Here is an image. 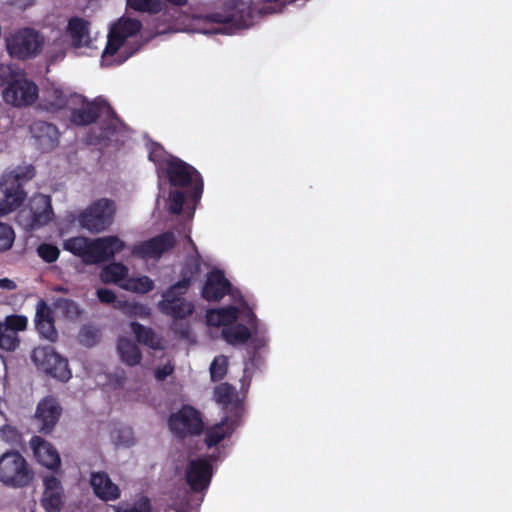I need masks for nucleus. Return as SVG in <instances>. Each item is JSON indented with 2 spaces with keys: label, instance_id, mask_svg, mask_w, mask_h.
<instances>
[{
  "label": "nucleus",
  "instance_id": "9b49d317",
  "mask_svg": "<svg viewBox=\"0 0 512 512\" xmlns=\"http://www.w3.org/2000/svg\"><path fill=\"white\" fill-rule=\"evenodd\" d=\"M31 359L39 370L55 379L68 381L71 378L67 359L56 353L52 347L35 348Z\"/></svg>",
  "mask_w": 512,
  "mask_h": 512
},
{
  "label": "nucleus",
  "instance_id": "c756f323",
  "mask_svg": "<svg viewBox=\"0 0 512 512\" xmlns=\"http://www.w3.org/2000/svg\"><path fill=\"white\" fill-rule=\"evenodd\" d=\"M142 29V22L138 19L122 17L110 29L113 33L118 35L123 41L128 37H132L140 32Z\"/></svg>",
  "mask_w": 512,
  "mask_h": 512
},
{
  "label": "nucleus",
  "instance_id": "680f3d73",
  "mask_svg": "<svg viewBox=\"0 0 512 512\" xmlns=\"http://www.w3.org/2000/svg\"><path fill=\"white\" fill-rule=\"evenodd\" d=\"M58 291L64 292V291H66V289H64V288H59V289H58Z\"/></svg>",
  "mask_w": 512,
  "mask_h": 512
},
{
  "label": "nucleus",
  "instance_id": "20e7f679",
  "mask_svg": "<svg viewBox=\"0 0 512 512\" xmlns=\"http://www.w3.org/2000/svg\"><path fill=\"white\" fill-rule=\"evenodd\" d=\"M165 172L172 186H191V199L194 202H198L201 199L204 188L203 178L193 166L180 158L171 156L165 162Z\"/></svg>",
  "mask_w": 512,
  "mask_h": 512
},
{
  "label": "nucleus",
  "instance_id": "a211bd4d",
  "mask_svg": "<svg viewBox=\"0 0 512 512\" xmlns=\"http://www.w3.org/2000/svg\"><path fill=\"white\" fill-rule=\"evenodd\" d=\"M35 327L42 338L50 342L57 341L58 331L55 327L54 312L43 299L39 300L36 306Z\"/></svg>",
  "mask_w": 512,
  "mask_h": 512
},
{
  "label": "nucleus",
  "instance_id": "e433bc0d",
  "mask_svg": "<svg viewBox=\"0 0 512 512\" xmlns=\"http://www.w3.org/2000/svg\"><path fill=\"white\" fill-rule=\"evenodd\" d=\"M19 343L18 334L2 327V322H0V348L5 351H14L19 346Z\"/></svg>",
  "mask_w": 512,
  "mask_h": 512
},
{
  "label": "nucleus",
  "instance_id": "f03ea898",
  "mask_svg": "<svg viewBox=\"0 0 512 512\" xmlns=\"http://www.w3.org/2000/svg\"><path fill=\"white\" fill-rule=\"evenodd\" d=\"M125 242L117 236H106L90 240L86 237H72L64 241L63 248L78 256L87 265L110 260L125 248Z\"/></svg>",
  "mask_w": 512,
  "mask_h": 512
},
{
  "label": "nucleus",
  "instance_id": "864d4df0",
  "mask_svg": "<svg viewBox=\"0 0 512 512\" xmlns=\"http://www.w3.org/2000/svg\"><path fill=\"white\" fill-rule=\"evenodd\" d=\"M0 434H1L2 438L6 439V440H10V439H13L17 435V432H16L15 428L6 425L0 430Z\"/></svg>",
  "mask_w": 512,
  "mask_h": 512
},
{
  "label": "nucleus",
  "instance_id": "49530a36",
  "mask_svg": "<svg viewBox=\"0 0 512 512\" xmlns=\"http://www.w3.org/2000/svg\"><path fill=\"white\" fill-rule=\"evenodd\" d=\"M18 78L16 75H14L12 69L8 65L0 64V85L7 84L14 79Z\"/></svg>",
  "mask_w": 512,
  "mask_h": 512
},
{
  "label": "nucleus",
  "instance_id": "ddd939ff",
  "mask_svg": "<svg viewBox=\"0 0 512 512\" xmlns=\"http://www.w3.org/2000/svg\"><path fill=\"white\" fill-rule=\"evenodd\" d=\"M176 238L173 232L166 231L131 247L132 255L141 259H160L163 253L173 249Z\"/></svg>",
  "mask_w": 512,
  "mask_h": 512
},
{
  "label": "nucleus",
  "instance_id": "b1692460",
  "mask_svg": "<svg viewBox=\"0 0 512 512\" xmlns=\"http://www.w3.org/2000/svg\"><path fill=\"white\" fill-rule=\"evenodd\" d=\"M238 423L236 420H231L225 417L219 423L210 427L205 436V444L211 448L219 444L222 440L232 435Z\"/></svg>",
  "mask_w": 512,
  "mask_h": 512
},
{
  "label": "nucleus",
  "instance_id": "5fc2aeb1",
  "mask_svg": "<svg viewBox=\"0 0 512 512\" xmlns=\"http://www.w3.org/2000/svg\"><path fill=\"white\" fill-rule=\"evenodd\" d=\"M16 287V283L13 280H10L8 278L0 279V288L6 290H14L16 289Z\"/></svg>",
  "mask_w": 512,
  "mask_h": 512
},
{
  "label": "nucleus",
  "instance_id": "ea45409f",
  "mask_svg": "<svg viewBox=\"0 0 512 512\" xmlns=\"http://www.w3.org/2000/svg\"><path fill=\"white\" fill-rule=\"evenodd\" d=\"M15 240V232L13 228L0 222V253L6 252L11 249Z\"/></svg>",
  "mask_w": 512,
  "mask_h": 512
},
{
  "label": "nucleus",
  "instance_id": "bf43d9fd",
  "mask_svg": "<svg viewBox=\"0 0 512 512\" xmlns=\"http://www.w3.org/2000/svg\"><path fill=\"white\" fill-rule=\"evenodd\" d=\"M180 334L182 337H187L188 334H189V328L188 326H186L185 328H183L181 331H180Z\"/></svg>",
  "mask_w": 512,
  "mask_h": 512
},
{
  "label": "nucleus",
  "instance_id": "58836bf2",
  "mask_svg": "<svg viewBox=\"0 0 512 512\" xmlns=\"http://www.w3.org/2000/svg\"><path fill=\"white\" fill-rule=\"evenodd\" d=\"M55 305L67 318H78L82 313L80 306L71 299L59 298Z\"/></svg>",
  "mask_w": 512,
  "mask_h": 512
},
{
  "label": "nucleus",
  "instance_id": "4468645a",
  "mask_svg": "<svg viewBox=\"0 0 512 512\" xmlns=\"http://www.w3.org/2000/svg\"><path fill=\"white\" fill-rule=\"evenodd\" d=\"M38 97L37 85L24 77L14 79L3 91V99L6 103L15 107L32 105Z\"/></svg>",
  "mask_w": 512,
  "mask_h": 512
},
{
  "label": "nucleus",
  "instance_id": "de8ad7c7",
  "mask_svg": "<svg viewBox=\"0 0 512 512\" xmlns=\"http://www.w3.org/2000/svg\"><path fill=\"white\" fill-rule=\"evenodd\" d=\"M96 293H97V297H98L99 301L104 304H112L116 300L115 293L110 289L99 288V289H97Z\"/></svg>",
  "mask_w": 512,
  "mask_h": 512
},
{
  "label": "nucleus",
  "instance_id": "f3484780",
  "mask_svg": "<svg viewBox=\"0 0 512 512\" xmlns=\"http://www.w3.org/2000/svg\"><path fill=\"white\" fill-rule=\"evenodd\" d=\"M232 285L222 270L213 269L207 274L201 295L207 301H220L229 294Z\"/></svg>",
  "mask_w": 512,
  "mask_h": 512
},
{
  "label": "nucleus",
  "instance_id": "aec40b11",
  "mask_svg": "<svg viewBox=\"0 0 512 512\" xmlns=\"http://www.w3.org/2000/svg\"><path fill=\"white\" fill-rule=\"evenodd\" d=\"M89 482L95 496L102 501H115L121 496V490L118 485L113 483L109 475L104 471L91 472Z\"/></svg>",
  "mask_w": 512,
  "mask_h": 512
},
{
  "label": "nucleus",
  "instance_id": "c03bdc74",
  "mask_svg": "<svg viewBox=\"0 0 512 512\" xmlns=\"http://www.w3.org/2000/svg\"><path fill=\"white\" fill-rule=\"evenodd\" d=\"M185 193L179 190L170 191L169 193V212L178 215L182 212L185 202Z\"/></svg>",
  "mask_w": 512,
  "mask_h": 512
},
{
  "label": "nucleus",
  "instance_id": "6e6552de",
  "mask_svg": "<svg viewBox=\"0 0 512 512\" xmlns=\"http://www.w3.org/2000/svg\"><path fill=\"white\" fill-rule=\"evenodd\" d=\"M53 217L51 199L47 195L35 194L19 211L18 221L27 230L34 231L48 224Z\"/></svg>",
  "mask_w": 512,
  "mask_h": 512
},
{
  "label": "nucleus",
  "instance_id": "bb28decb",
  "mask_svg": "<svg viewBox=\"0 0 512 512\" xmlns=\"http://www.w3.org/2000/svg\"><path fill=\"white\" fill-rule=\"evenodd\" d=\"M221 335L228 344L236 346L245 344L251 338V330L244 324L234 322L222 328Z\"/></svg>",
  "mask_w": 512,
  "mask_h": 512
},
{
  "label": "nucleus",
  "instance_id": "6e6d98bb",
  "mask_svg": "<svg viewBox=\"0 0 512 512\" xmlns=\"http://www.w3.org/2000/svg\"><path fill=\"white\" fill-rule=\"evenodd\" d=\"M165 1L171 5L179 6V7H183V6L187 5V3H188V0H165Z\"/></svg>",
  "mask_w": 512,
  "mask_h": 512
},
{
  "label": "nucleus",
  "instance_id": "f704fd0d",
  "mask_svg": "<svg viewBox=\"0 0 512 512\" xmlns=\"http://www.w3.org/2000/svg\"><path fill=\"white\" fill-rule=\"evenodd\" d=\"M122 287L136 293H148L154 288V282L148 276L127 278Z\"/></svg>",
  "mask_w": 512,
  "mask_h": 512
},
{
  "label": "nucleus",
  "instance_id": "37998d69",
  "mask_svg": "<svg viewBox=\"0 0 512 512\" xmlns=\"http://www.w3.org/2000/svg\"><path fill=\"white\" fill-rule=\"evenodd\" d=\"M28 319L24 315H9L5 317L2 327L7 328L17 334L27 328Z\"/></svg>",
  "mask_w": 512,
  "mask_h": 512
},
{
  "label": "nucleus",
  "instance_id": "4c0bfd02",
  "mask_svg": "<svg viewBox=\"0 0 512 512\" xmlns=\"http://www.w3.org/2000/svg\"><path fill=\"white\" fill-rule=\"evenodd\" d=\"M228 370V358L224 355H219L214 358L210 365V376L214 382L222 380Z\"/></svg>",
  "mask_w": 512,
  "mask_h": 512
},
{
  "label": "nucleus",
  "instance_id": "13d9d810",
  "mask_svg": "<svg viewBox=\"0 0 512 512\" xmlns=\"http://www.w3.org/2000/svg\"><path fill=\"white\" fill-rule=\"evenodd\" d=\"M135 51H132L130 53H128L124 58L120 59L119 61L116 62V64H121L123 63L125 60H127L130 56H132L134 54Z\"/></svg>",
  "mask_w": 512,
  "mask_h": 512
},
{
  "label": "nucleus",
  "instance_id": "c85d7f7f",
  "mask_svg": "<svg viewBox=\"0 0 512 512\" xmlns=\"http://www.w3.org/2000/svg\"><path fill=\"white\" fill-rule=\"evenodd\" d=\"M117 350L121 360L129 365L135 366L141 362L142 353L139 347L127 338H120L117 343Z\"/></svg>",
  "mask_w": 512,
  "mask_h": 512
},
{
  "label": "nucleus",
  "instance_id": "f257e3e1",
  "mask_svg": "<svg viewBox=\"0 0 512 512\" xmlns=\"http://www.w3.org/2000/svg\"><path fill=\"white\" fill-rule=\"evenodd\" d=\"M80 99L82 101L72 103L69 108V119L72 124L81 127L88 126L101 118V133L96 143L111 141L114 136L121 132L124 123L106 100L97 98L89 101L82 95H80Z\"/></svg>",
  "mask_w": 512,
  "mask_h": 512
},
{
  "label": "nucleus",
  "instance_id": "72a5a7b5",
  "mask_svg": "<svg viewBox=\"0 0 512 512\" xmlns=\"http://www.w3.org/2000/svg\"><path fill=\"white\" fill-rule=\"evenodd\" d=\"M127 7L141 13L158 14L163 10L160 0H126Z\"/></svg>",
  "mask_w": 512,
  "mask_h": 512
},
{
  "label": "nucleus",
  "instance_id": "473e14b6",
  "mask_svg": "<svg viewBox=\"0 0 512 512\" xmlns=\"http://www.w3.org/2000/svg\"><path fill=\"white\" fill-rule=\"evenodd\" d=\"M236 397V390L229 383H221L214 389V399L224 409L232 405L236 401Z\"/></svg>",
  "mask_w": 512,
  "mask_h": 512
},
{
  "label": "nucleus",
  "instance_id": "79ce46f5",
  "mask_svg": "<svg viewBox=\"0 0 512 512\" xmlns=\"http://www.w3.org/2000/svg\"><path fill=\"white\" fill-rule=\"evenodd\" d=\"M37 254L44 262L53 263L58 260L60 250L54 244L42 243L37 247Z\"/></svg>",
  "mask_w": 512,
  "mask_h": 512
},
{
  "label": "nucleus",
  "instance_id": "603ef678",
  "mask_svg": "<svg viewBox=\"0 0 512 512\" xmlns=\"http://www.w3.org/2000/svg\"><path fill=\"white\" fill-rule=\"evenodd\" d=\"M174 371V368L171 365H164L163 367L157 368L155 371V377L159 381L165 380L168 376H170Z\"/></svg>",
  "mask_w": 512,
  "mask_h": 512
},
{
  "label": "nucleus",
  "instance_id": "7c9ffc66",
  "mask_svg": "<svg viewBox=\"0 0 512 512\" xmlns=\"http://www.w3.org/2000/svg\"><path fill=\"white\" fill-rule=\"evenodd\" d=\"M128 275V268L120 263V262H113L101 270L100 278L104 283H118L122 280L126 281Z\"/></svg>",
  "mask_w": 512,
  "mask_h": 512
},
{
  "label": "nucleus",
  "instance_id": "c9c22d12",
  "mask_svg": "<svg viewBox=\"0 0 512 512\" xmlns=\"http://www.w3.org/2000/svg\"><path fill=\"white\" fill-rule=\"evenodd\" d=\"M101 337L100 330L93 325H83L78 333V341L86 347L95 346Z\"/></svg>",
  "mask_w": 512,
  "mask_h": 512
},
{
  "label": "nucleus",
  "instance_id": "a18cd8bd",
  "mask_svg": "<svg viewBox=\"0 0 512 512\" xmlns=\"http://www.w3.org/2000/svg\"><path fill=\"white\" fill-rule=\"evenodd\" d=\"M115 512H151V506H150L149 500L147 498H145L142 501H140L130 507H126V508L117 507L115 509Z\"/></svg>",
  "mask_w": 512,
  "mask_h": 512
},
{
  "label": "nucleus",
  "instance_id": "2f4dec72",
  "mask_svg": "<svg viewBox=\"0 0 512 512\" xmlns=\"http://www.w3.org/2000/svg\"><path fill=\"white\" fill-rule=\"evenodd\" d=\"M202 266V256L199 251H196V254H193L187 257L185 264L182 268V279H188L189 286L191 285L192 280L198 278L201 273Z\"/></svg>",
  "mask_w": 512,
  "mask_h": 512
},
{
  "label": "nucleus",
  "instance_id": "09e8293b",
  "mask_svg": "<svg viewBox=\"0 0 512 512\" xmlns=\"http://www.w3.org/2000/svg\"><path fill=\"white\" fill-rule=\"evenodd\" d=\"M164 153H165V151L161 145L154 144L149 152V159L151 161H153L154 163L158 164V163L162 162Z\"/></svg>",
  "mask_w": 512,
  "mask_h": 512
},
{
  "label": "nucleus",
  "instance_id": "0eeeda50",
  "mask_svg": "<svg viewBox=\"0 0 512 512\" xmlns=\"http://www.w3.org/2000/svg\"><path fill=\"white\" fill-rule=\"evenodd\" d=\"M115 213V202L108 198H101L91 203L79 215L78 221L82 228L91 233H99L113 223Z\"/></svg>",
  "mask_w": 512,
  "mask_h": 512
},
{
  "label": "nucleus",
  "instance_id": "3c124183",
  "mask_svg": "<svg viewBox=\"0 0 512 512\" xmlns=\"http://www.w3.org/2000/svg\"><path fill=\"white\" fill-rule=\"evenodd\" d=\"M243 318L247 322V324L250 326L251 329L256 330L257 329V317L253 310L250 307H246L243 312Z\"/></svg>",
  "mask_w": 512,
  "mask_h": 512
},
{
  "label": "nucleus",
  "instance_id": "a878e982",
  "mask_svg": "<svg viewBox=\"0 0 512 512\" xmlns=\"http://www.w3.org/2000/svg\"><path fill=\"white\" fill-rule=\"evenodd\" d=\"M239 317V309L235 306H228L219 309H211L206 313V322L209 326L227 327L236 322Z\"/></svg>",
  "mask_w": 512,
  "mask_h": 512
},
{
  "label": "nucleus",
  "instance_id": "1a4fd4ad",
  "mask_svg": "<svg viewBox=\"0 0 512 512\" xmlns=\"http://www.w3.org/2000/svg\"><path fill=\"white\" fill-rule=\"evenodd\" d=\"M188 289V279L179 280L173 284L163 294V299L159 302L160 311L174 319H184L190 316L194 312V305L183 297Z\"/></svg>",
  "mask_w": 512,
  "mask_h": 512
},
{
  "label": "nucleus",
  "instance_id": "cd10ccee",
  "mask_svg": "<svg viewBox=\"0 0 512 512\" xmlns=\"http://www.w3.org/2000/svg\"><path fill=\"white\" fill-rule=\"evenodd\" d=\"M130 327L138 343L154 350L162 349L161 339L157 337L152 328L138 322H131Z\"/></svg>",
  "mask_w": 512,
  "mask_h": 512
},
{
  "label": "nucleus",
  "instance_id": "052dcab7",
  "mask_svg": "<svg viewBox=\"0 0 512 512\" xmlns=\"http://www.w3.org/2000/svg\"><path fill=\"white\" fill-rule=\"evenodd\" d=\"M234 408H235L236 410H238V409H239V406H238V404H237V403H235Z\"/></svg>",
  "mask_w": 512,
  "mask_h": 512
},
{
  "label": "nucleus",
  "instance_id": "4d7b16f0",
  "mask_svg": "<svg viewBox=\"0 0 512 512\" xmlns=\"http://www.w3.org/2000/svg\"><path fill=\"white\" fill-rule=\"evenodd\" d=\"M187 241H188L189 245L192 247L194 254H196V251H198V249H197L196 244L194 243V241L192 240V238L190 236H187Z\"/></svg>",
  "mask_w": 512,
  "mask_h": 512
},
{
  "label": "nucleus",
  "instance_id": "f8f14e48",
  "mask_svg": "<svg viewBox=\"0 0 512 512\" xmlns=\"http://www.w3.org/2000/svg\"><path fill=\"white\" fill-rule=\"evenodd\" d=\"M43 43L41 35L32 28L20 29L6 39L9 54L21 60L37 55Z\"/></svg>",
  "mask_w": 512,
  "mask_h": 512
},
{
  "label": "nucleus",
  "instance_id": "dca6fc26",
  "mask_svg": "<svg viewBox=\"0 0 512 512\" xmlns=\"http://www.w3.org/2000/svg\"><path fill=\"white\" fill-rule=\"evenodd\" d=\"M213 476V467L205 458L190 460L186 467L185 479L189 488L195 492L208 489Z\"/></svg>",
  "mask_w": 512,
  "mask_h": 512
},
{
  "label": "nucleus",
  "instance_id": "8fccbe9b",
  "mask_svg": "<svg viewBox=\"0 0 512 512\" xmlns=\"http://www.w3.org/2000/svg\"><path fill=\"white\" fill-rule=\"evenodd\" d=\"M129 312L135 316L146 317L149 315V308L142 304H131L129 306Z\"/></svg>",
  "mask_w": 512,
  "mask_h": 512
},
{
  "label": "nucleus",
  "instance_id": "5701e85b",
  "mask_svg": "<svg viewBox=\"0 0 512 512\" xmlns=\"http://www.w3.org/2000/svg\"><path fill=\"white\" fill-rule=\"evenodd\" d=\"M34 137L43 151H50L58 145L59 131L56 125L39 121L32 126Z\"/></svg>",
  "mask_w": 512,
  "mask_h": 512
},
{
  "label": "nucleus",
  "instance_id": "4be33fe9",
  "mask_svg": "<svg viewBox=\"0 0 512 512\" xmlns=\"http://www.w3.org/2000/svg\"><path fill=\"white\" fill-rule=\"evenodd\" d=\"M31 443L34 455L40 464L51 470L59 468L60 456L51 443L38 436L33 437Z\"/></svg>",
  "mask_w": 512,
  "mask_h": 512
},
{
  "label": "nucleus",
  "instance_id": "6ab92c4d",
  "mask_svg": "<svg viewBox=\"0 0 512 512\" xmlns=\"http://www.w3.org/2000/svg\"><path fill=\"white\" fill-rule=\"evenodd\" d=\"M79 101H82L80 94H66L62 89L53 87L44 92L40 106L47 112L55 113L65 108L69 109L72 103Z\"/></svg>",
  "mask_w": 512,
  "mask_h": 512
},
{
  "label": "nucleus",
  "instance_id": "393cba45",
  "mask_svg": "<svg viewBox=\"0 0 512 512\" xmlns=\"http://www.w3.org/2000/svg\"><path fill=\"white\" fill-rule=\"evenodd\" d=\"M89 22L80 17H72L67 25V34L75 48L89 43Z\"/></svg>",
  "mask_w": 512,
  "mask_h": 512
},
{
  "label": "nucleus",
  "instance_id": "9d476101",
  "mask_svg": "<svg viewBox=\"0 0 512 512\" xmlns=\"http://www.w3.org/2000/svg\"><path fill=\"white\" fill-rule=\"evenodd\" d=\"M170 431L180 439L188 436H198L204 430L201 413L191 405H183L168 418Z\"/></svg>",
  "mask_w": 512,
  "mask_h": 512
},
{
  "label": "nucleus",
  "instance_id": "7ed1b4c3",
  "mask_svg": "<svg viewBox=\"0 0 512 512\" xmlns=\"http://www.w3.org/2000/svg\"><path fill=\"white\" fill-rule=\"evenodd\" d=\"M35 174V167L29 164L17 166L2 176L0 184L4 199L0 205V211L3 214L10 213L22 205L27 196L23 187Z\"/></svg>",
  "mask_w": 512,
  "mask_h": 512
},
{
  "label": "nucleus",
  "instance_id": "a19ab883",
  "mask_svg": "<svg viewBox=\"0 0 512 512\" xmlns=\"http://www.w3.org/2000/svg\"><path fill=\"white\" fill-rule=\"evenodd\" d=\"M125 41H123L118 35L113 33L111 30L108 34L107 43L105 49L102 53V61L106 62L108 57L114 56L117 51L123 46Z\"/></svg>",
  "mask_w": 512,
  "mask_h": 512
},
{
  "label": "nucleus",
  "instance_id": "39448f33",
  "mask_svg": "<svg viewBox=\"0 0 512 512\" xmlns=\"http://www.w3.org/2000/svg\"><path fill=\"white\" fill-rule=\"evenodd\" d=\"M34 471L18 451H7L0 457V482L11 488L31 484Z\"/></svg>",
  "mask_w": 512,
  "mask_h": 512
},
{
  "label": "nucleus",
  "instance_id": "423d86ee",
  "mask_svg": "<svg viewBox=\"0 0 512 512\" xmlns=\"http://www.w3.org/2000/svg\"><path fill=\"white\" fill-rule=\"evenodd\" d=\"M257 15L251 0H226L223 11L213 12L206 16L210 22L229 24L231 27L242 29L253 25Z\"/></svg>",
  "mask_w": 512,
  "mask_h": 512
},
{
  "label": "nucleus",
  "instance_id": "412c9836",
  "mask_svg": "<svg viewBox=\"0 0 512 512\" xmlns=\"http://www.w3.org/2000/svg\"><path fill=\"white\" fill-rule=\"evenodd\" d=\"M44 492L41 498V504L46 512H58L63 506L64 491L61 481L51 475L43 479Z\"/></svg>",
  "mask_w": 512,
  "mask_h": 512
},
{
  "label": "nucleus",
  "instance_id": "2eb2a0df",
  "mask_svg": "<svg viewBox=\"0 0 512 512\" xmlns=\"http://www.w3.org/2000/svg\"><path fill=\"white\" fill-rule=\"evenodd\" d=\"M63 408L58 399L48 395L37 404L34 420L38 425V431L42 434H50L55 429L62 415Z\"/></svg>",
  "mask_w": 512,
  "mask_h": 512
}]
</instances>
